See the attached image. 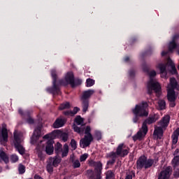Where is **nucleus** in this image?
I'll return each mask as SVG.
<instances>
[{
    "label": "nucleus",
    "instance_id": "052dcab7",
    "mask_svg": "<svg viewBox=\"0 0 179 179\" xmlns=\"http://www.w3.org/2000/svg\"><path fill=\"white\" fill-rule=\"evenodd\" d=\"M0 131H1V127H0Z\"/></svg>",
    "mask_w": 179,
    "mask_h": 179
},
{
    "label": "nucleus",
    "instance_id": "79ce46f5",
    "mask_svg": "<svg viewBox=\"0 0 179 179\" xmlns=\"http://www.w3.org/2000/svg\"><path fill=\"white\" fill-rule=\"evenodd\" d=\"M27 122H28V124H34V120L31 117H29L27 120Z\"/></svg>",
    "mask_w": 179,
    "mask_h": 179
},
{
    "label": "nucleus",
    "instance_id": "2eb2a0df",
    "mask_svg": "<svg viewBox=\"0 0 179 179\" xmlns=\"http://www.w3.org/2000/svg\"><path fill=\"white\" fill-rule=\"evenodd\" d=\"M93 166L95 167L96 176H92L90 179H101V169H103V164L101 162H94Z\"/></svg>",
    "mask_w": 179,
    "mask_h": 179
},
{
    "label": "nucleus",
    "instance_id": "a19ab883",
    "mask_svg": "<svg viewBox=\"0 0 179 179\" xmlns=\"http://www.w3.org/2000/svg\"><path fill=\"white\" fill-rule=\"evenodd\" d=\"M117 156H118V155H117V150H116L115 152H112L110 154V157H113V159H115H115H117Z\"/></svg>",
    "mask_w": 179,
    "mask_h": 179
},
{
    "label": "nucleus",
    "instance_id": "c85d7f7f",
    "mask_svg": "<svg viewBox=\"0 0 179 179\" xmlns=\"http://www.w3.org/2000/svg\"><path fill=\"white\" fill-rule=\"evenodd\" d=\"M1 135L3 141L6 142L8 141V130L5 127H3L2 129Z\"/></svg>",
    "mask_w": 179,
    "mask_h": 179
},
{
    "label": "nucleus",
    "instance_id": "4d7b16f0",
    "mask_svg": "<svg viewBox=\"0 0 179 179\" xmlns=\"http://www.w3.org/2000/svg\"><path fill=\"white\" fill-rule=\"evenodd\" d=\"M124 61H125V62H128V61H129V57H126L124 58Z\"/></svg>",
    "mask_w": 179,
    "mask_h": 179
},
{
    "label": "nucleus",
    "instance_id": "f3484780",
    "mask_svg": "<svg viewBox=\"0 0 179 179\" xmlns=\"http://www.w3.org/2000/svg\"><path fill=\"white\" fill-rule=\"evenodd\" d=\"M43 128L42 125L38 126L34 131L33 136L31 137V143H36L38 141V138L41 136V129Z\"/></svg>",
    "mask_w": 179,
    "mask_h": 179
},
{
    "label": "nucleus",
    "instance_id": "58836bf2",
    "mask_svg": "<svg viewBox=\"0 0 179 179\" xmlns=\"http://www.w3.org/2000/svg\"><path fill=\"white\" fill-rule=\"evenodd\" d=\"M87 156H88L87 154H84V155H81L80 157V162H85V160H86V159H87Z\"/></svg>",
    "mask_w": 179,
    "mask_h": 179
},
{
    "label": "nucleus",
    "instance_id": "20e7f679",
    "mask_svg": "<svg viewBox=\"0 0 179 179\" xmlns=\"http://www.w3.org/2000/svg\"><path fill=\"white\" fill-rule=\"evenodd\" d=\"M153 122H156V119L155 117H152L146 119L143 123L141 129H140V131H138L137 134L133 136V140L134 141H138V139L141 141V139H142V138H143L146 134H148V124L150 125V124H153Z\"/></svg>",
    "mask_w": 179,
    "mask_h": 179
},
{
    "label": "nucleus",
    "instance_id": "49530a36",
    "mask_svg": "<svg viewBox=\"0 0 179 179\" xmlns=\"http://www.w3.org/2000/svg\"><path fill=\"white\" fill-rule=\"evenodd\" d=\"M115 163V159L112 158L111 160L108 161L107 164H114Z\"/></svg>",
    "mask_w": 179,
    "mask_h": 179
},
{
    "label": "nucleus",
    "instance_id": "7ed1b4c3",
    "mask_svg": "<svg viewBox=\"0 0 179 179\" xmlns=\"http://www.w3.org/2000/svg\"><path fill=\"white\" fill-rule=\"evenodd\" d=\"M157 73L155 70L149 72L150 81L148 83V94H152L153 93V90L157 94L160 93V90L162 87H160V84L156 80H155V76H156Z\"/></svg>",
    "mask_w": 179,
    "mask_h": 179
},
{
    "label": "nucleus",
    "instance_id": "a18cd8bd",
    "mask_svg": "<svg viewBox=\"0 0 179 179\" xmlns=\"http://www.w3.org/2000/svg\"><path fill=\"white\" fill-rule=\"evenodd\" d=\"M170 107H176V101H169Z\"/></svg>",
    "mask_w": 179,
    "mask_h": 179
},
{
    "label": "nucleus",
    "instance_id": "bb28decb",
    "mask_svg": "<svg viewBox=\"0 0 179 179\" xmlns=\"http://www.w3.org/2000/svg\"><path fill=\"white\" fill-rule=\"evenodd\" d=\"M0 157L4 163H8V162H9L8 155H6V153H5L2 150H0Z\"/></svg>",
    "mask_w": 179,
    "mask_h": 179
},
{
    "label": "nucleus",
    "instance_id": "b1692460",
    "mask_svg": "<svg viewBox=\"0 0 179 179\" xmlns=\"http://www.w3.org/2000/svg\"><path fill=\"white\" fill-rule=\"evenodd\" d=\"M69 153V146L68 144H64L62 151V157H66Z\"/></svg>",
    "mask_w": 179,
    "mask_h": 179
},
{
    "label": "nucleus",
    "instance_id": "4468645a",
    "mask_svg": "<svg viewBox=\"0 0 179 179\" xmlns=\"http://www.w3.org/2000/svg\"><path fill=\"white\" fill-rule=\"evenodd\" d=\"M116 150L117 156H120V157H125L129 153V148L127 147L124 143H120Z\"/></svg>",
    "mask_w": 179,
    "mask_h": 179
},
{
    "label": "nucleus",
    "instance_id": "9d476101",
    "mask_svg": "<svg viewBox=\"0 0 179 179\" xmlns=\"http://www.w3.org/2000/svg\"><path fill=\"white\" fill-rule=\"evenodd\" d=\"M94 93V91L92 90H89L85 91L83 93V96L81 97V101H83V113H86L87 111V108H89V99L92 94Z\"/></svg>",
    "mask_w": 179,
    "mask_h": 179
},
{
    "label": "nucleus",
    "instance_id": "0eeeda50",
    "mask_svg": "<svg viewBox=\"0 0 179 179\" xmlns=\"http://www.w3.org/2000/svg\"><path fill=\"white\" fill-rule=\"evenodd\" d=\"M92 129H90V126H87L85 130V136L80 141V148H87V146H90V143L93 141V136L90 133Z\"/></svg>",
    "mask_w": 179,
    "mask_h": 179
},
{
    "label": "nucleus",
    "instance_id": "4c0bfd02",
    "mask_svg": "<svg viewBox=\"0 0 179 179\" xmlns=\"http://www.w3.org/2000/svg\"><path fill=\"white\" fill-rule=\"evenodd\" d=\"M74 169L80 167V162L79 161H75L73 164Z\"/></svg>",
    "mask_w": 179,
    "mask_h": 179
},
{
    "label": "nucleus",
    "instance_id": "6e6d98bb",
    "mask_svg": "<svg viewBox=\"0 0 179 179\" xmlns=\"http://www.w3.org/2000/svg\"><path fill=\"white\" fill-rule=\"evenodd\" d=\"M125 179H132V176L129 175V176H126Z\"/></svg>",
    "mask_w": 179,
    "mask_h": 179
},
{
    "label": "nucleus",
    "instance_id": "a211bd4d",
    "mask_svg": "<svg viewBox=\"0 0 179 179\" xmlns=\"http://www.w3.org/2000/svg\"><path fill=\"white\" fill-rule=\"evenodd\" d=\"M172 164L174 168L173 176L175 178H179V157L178 156L175 157L172 160Z\"/></svg>",
    "mask_w": 179,
    "mask_h": 179
},
{
    "label": "nucleus",
    "instance_id": "f03ea898",
    "mask_svg": "<svg viewBox=\"0 0 179 179\" xmlns=\"http://www.w3.org/2000/svg\"><path fill=\"white\" fill-rule=\"evenodd\" d=\"M169 124H170V116L166 115L164 116L159 122L158 127H156L154 131V138L155 139H162V136H163V130L166 129L167 127H169Z\"/></svg>",
    "mask_w": 179,
    "mask_h": 179
},
{
    "label": "nucleus",
    "instance_id": "7c9ffc66",
    "mask_svg": "<svg viewBox=\"0 0 179 179\" xmlns=\"http://www.w3.org/2000/svg\"><path fill=\"white\" fill-rule=\"evenodd\" d=\"M18 171L20 174H24L26 171V167L23 164H20Z\"/></svg>",
    "mask_w": 179,
    "mask_h": 179
},
{
    "label": "nucleus",
    "instance_id": "c756f323",
    "mask_svg": "<svg viewBox=\"0 0 179 179\" xmlns=\"http://www.w3.org/2000/svg\"><path fill=\"white\" fill-rule=\"evenodd\" d=\"M71 107V104L69 102H66L65 103H62L59 106V110H66L67 108H69Z\"/></svg>",
    "mask_w": 179,
    "mask_h": 179
},
{
    "label": "nucleus",
    "instance_id": "ea45409f",
    "mask_svg": "<svg viewBox=\"0 0 179 179\" xmlns=\"http://www.w3.org/2000/svg\"><path fill=\"white\" fill-rule=\"evenodd\" d=\"M95 136L97 138V141H100V139H101V133L100 131H96L95 133Z\"/></svg>",
    "mask_w": 179,
    "mask_h": 179
},
{
    "label": "nucleus",
    "instance_id": "393cba45",
    "mask_svg": "<svg viewBox=\"0 0 179 179\" xmlns=\"http://www.w3.org/2000/svg\"><path fill=\"white\" fill-rule=\"evenodd\" d=\"M64 120L57 119L53 124L54 128H61V127H64Z\"/></svg>",
    "mask_w": 179,
    "mask_h": 179
},
{
    "label": "nucleus",
    "instance_id": "bf43d9fd",
    "mask_svg": "<svg viewBox=\"0 0 179 179\" xmlns=\"http://www.w3.org/2000/svg\"><path fill=\"white\" fill-rule=\"evenodd\" d=\"M178 71H179V65H178Z\"/></svg>",
    "mask_w": 179,
    "mask_h": 179
},
{
    "label": "nucleus",
    "instance_id": "ddd939ff",
    "mask_svg": "<svg viewBox=\"0 0 179 179\" xmlns=\"http://www.w3.org/2000/svg\"><path fill=\"white\" fill-rule=\"evenodd\" d=\"M66 83L71 85V87H75L76 85H81L82 80H76L75 83V77L73 76V73L69 72L67 73L66 78H65Z\"/></svg>",
    "mask_w": 179,
    "mask_h": 179
},
{
    "label": "nucleus",
    "instance_id": "8fccbe9b",
    "mask_svg": "<svg viewBox=\"0 0 179 179\" xmlns=\"http://www.w3.org/2000/svg\"><path fill=\"white\" fill-rule=\"evenodd\" d=\"M51 138V134H46L43 136V139H50Z\"/></svg>",
    "mask_w": 179,
    "mask_h": 179
},
{
    "label": "nucleus",
    "instance_id": "2f4dec72",
    "mask_svg": "<svg viewBox=\"0 0 179 179\" xmlns=\"http://www.w3.org/2000/svg\"><path fill=\"white\" fill-rule=\"evenodd\" d=\"M106 179H114V173L111 171L106 172Z\"/></svg>",
    "mask_w": 179,
    "mask_h": 179
},
{
    "label": "nucleus",
    "instance_id": "f8f14e48",
    "mask_svg": "<svg viewBox=\"0 0 179 179\" xmlns=\"http://www.w3.org/2000/svg\"><path fill=\"white\" fill-rule=\"evenodd\" d=\"M61 163V159L58 157H53L49 159L46 166L47 171L48 173H52L54 171V167L58 166V164Z\"/></svg>",
    "mask_w": 179,
    "mask_h": 179
},
{
    "label": "nucleus",
    "instance_id": "603ef678",
    "mask_svg": "<svg viewBox=\"0 0 179 179\" xmlns=\"http://www.w3.org/2000/svg\"><path fill=\"white\" fill-rule=\"evenodd\" d=\"M129 75H130V76H134V75H135V71H129Z\"/></svg>",
    "mask_w": 179,
    "mask_h": 179
},
{
    "label": "nucleus",
    "instance_id": "de8ad7c7",
    "mask_svg": "<svg viewBox=\"0 0 179 179\" xmlns=\"http://www.w3.org/2000/svg\"><path fill=\"white\" fill-rule=\"evenodd\" d=\"M143 71H144V72H148L149 71L146 64H143Z\"/></svg>",
    "mask_w": 179,
    "mask_h": 179
},
{
    "label": "nucleus",
    "instance_id": "5701e85b",
    "mask_svg": "<svg viewBox=\"0 0 179 179\" xmlns=\"http://www.w3.org/2000/svg\"><path fill=\"white\" fill-rule=\"evenodd\" d=\"M179 136V127L173 132L172 135V142L173 145H176L178 142Z\"/></svg>",
    "mask_w": 179,
    "mask_h": 179
},
{
    "label": "nucleus",
    "instance_id": "412c9836",
    "mask_svg": "<svg viewBox=\"0 0 179 179\" xmlns=\"http://www.w3.org/2000/svg\"><path fill=\"white\" fill-rule=\"evenodd\" d=\"M167 99L169 101H176V91L173 89H167Z\"/></svg>",
    "mask_w": 179,
    "mask_h": 179
},
{
    "label": "nucleus",
    "instance_id": "864d4df0",
    "mask_svg": "<svg viewBox=\"0 0 179 179\" xmlns=\"http://www.w3.org/2000/svg\"><path fill=\"white\" fill-rule=\"evenodd\" d=\"M19 114H20L21 115H23V110L22 109H19L18 110Z\"/></svg>",
    "mask_w": 179,
    "mask_h": 179
},
{
    "label": "nucleus",
    "instance_id": "dca6fc26",
    "mask_svg": "<svg viewBox=\"0 0 179 179\" xmlns=\"http://www.w3.org/2000/svg\"><path fill=\"white\" fill-rule=\"evenodd\" d=\"M172 171L173 169H171V166L166 167L164 171L160 172L158 179H169Z\"/></svg>",
    "mask_w": 179,
    "mask_h": 179
},
{
    "label": "nucleus",
    "instance_id": "3c124183",
    "mask_svg": "<svg viewBox=\"0 0 179 179\" xmlns=\"http://www.w3.org/2000/svg\"><path fill=\"white\" fill-rule=\"evenodd\" d=\"M34 179H43V178H41L40 176L38 175H35L34 176Z\"/></svg>",
    "mask_w": 179,
    "mask_h": 179
},
{
    "label": "nucleus",
    "instance_id": "aec40b11",
    "mask_svg": "<svg viewBox=\"0 0 179 179\" xmlns=\"http://www.w3.org/2000/svg\"><path fill=\"white\" fill-rule=\"evenodd\" d=\"M54 141H52V139L48 141L45 148V152L47 155H52V153H54V145H52Z\"/></svg>",
    "mask_w": 179,
    "mask_h": 179
},
{
    "label": "nucleus",
    "instance_id": "37998d69",
    "mask_svg": "<svg viewBox=\"0 0 179 179\" xmlns=\"http://www.w3.org/2000/svg\"><path fill=\"white\" fill-rule=\"evenodd\" d=\"M78 111H79V108L75 107L73 108V110L72 111V113H73L72 115H75V114H76L78 113Z\"/></svg>",
    "mask_w": 179,
    "mask_h": 179
},
{
    "label": "nucleus",
    "instance_id": "5fc2aeb1",
    "mask_svg": "<svg viewBox=\"0 0 179 179\" xmlns=\"http://www.w3.org/2000/svg\"><path fill=\"white\" fill-rule=\"evenodd\" d=\"M59 85H65V83L64 82V80H59Z\"/></svg>",
    "mask_w": 179,
    "mask_h": 179
},
{
    "label": "nucleus",
    "instance_id": "a878e982",
    "mask_svg": "<svg viewBox=\"0 0 179 179\" xmlns=\"http://www.w3.org/2000/svg\"><path fill=\"white\" fill-rule=\"evenodd\" d=\"M55 153H56L57 155L62 153V144L57 143L56 145L55 146Z\"/></svg>",
    "mask_w": 179,
    "mask_h": 179
},
{
    "label": "nucleus",
    "instance_id": "39448f33",
    "mask_svg": "<svg viewBox=\"0 0 179 179\" xmlns=\"http://www.w3.org/2000/svg\"><path fill=\"white\" fill-rule=\"evenodd\" d=\"M23 142V133L19 132L17 131H14V146L20 153V155H24L26 150L23 148L22 145Z\"/></svg>",
    "mask_w": 179,
    "mask_h": 179
},
{
    "label": "nucleus",
    "instance_id": "1a4fd4ad",
    "mask_svg": "<svg viewBox=\"0 0 179 179\" xmlns=\"http://www.w3.org/2000/svg\"><path fill=\"white\" fill-rule=\"evenodd\" d=\"M75 122L77 124H74L73 125L75 132H77V134H79L80 135H83L85 129V123H83V118L80 116H77L75 119Z\"/></svg>",
    "mask_w": 179,
    "mask_h": 179
},
{
    "label": "nucleus",
    "instance_id": "6ab92c4d",
    "mask_svg": "<svg viewBox=\"0 0 179 179\" xmlns=\"http://www.w3.org/2000/svg\"><path fill=\"white\" fill-rule=\"evenodd\" d=\"M178 37V36L176 35L174 37H173V41H171L170 43H169V50L168 51H162V57H164V55H167V54H169V52H173V50H174V48H177V44L176 43V38H177Z\"/></svg>",
    "mask_w": 179,
    "mask_h": 179
},
{
    "label": "nucleus",
    "instance_id": "9b49d317",
    "mask_svg": "<svg viewBox=\"0 0 179 179\" xmlns=\"http://www.w3.org/2000/svg\"><path fill=\"white\" fill-rule=\"evenodd\" d=\"M51 75L53 78V87L48 88L47 90L49 93H52V94H58L59 93V87H58V85H57V71L55 70H52Z\"/></svg>",
    "mask_w": 179,
    "mask_h": 179
},
{
    "label": "nucleus",
    "instance_id": "423d86ee",
    "mask_svg": "<svg viewBox=\"0 0 179 179\" xmlns=\"http://www.w3.org/2000/svg\"><path fill=\"white\" fill-rule=\"evenodd\" d=\"M155 163V160L152 159L146 158V157L143 156L140 157L138 159L136 162V169L138 170H142V169H150L153 166V164Z\"/></svg>",
    "mask_w": 179,
    "mask_h": 179
},
{
    "label": "nucleus",
    "instance_id": "c03bdc74",
    "mask_svg": "<svg viewBox=\"0 0 179 179\" xmlns=\"http://www.w3.org/2000/svg\"><path fill=\"white\" fill-rule=\"evenodd\" d=\"M64 115H73L72 110H67L64 112Z\"/></svg>",
    "mask_w": 179,
    "mask_h": 179
},
{
    "label": "nucleus",
    "instance_id": "c9c22d12",
    "mask_svg": "<svg viewBox=\"0 0 179 179\" xmlns=\"http://www.w3.org/2000/svg\"><path fill=\"white\" fill-rule=\"evenodd\" d=\"M10 159L13 162V163H16L19 160V157L16 155H13L10 157Z\"/></svg>",
    "mask_w": 179,
    "mask_h": 179
},
{
    "label": "nucleus",
    "instance_id": "e433bc0d",
    "mask_svg": "<svg viewBox=\"0 0 179 179\" xmlns=\"http://www.w3.org/2000/svg\"><path fill=\"white\" fill-rule=\"evenodd\" d=\"M37 155L41 160H43V159H44V155L43 154V151H41V150H37Z\"/></svg>",
    "mask_w": 179,
    "mask_h": 179
},
{
    "label": "nucleus",
    "instance_id": "f257e3e1",
    "mask_svg": "<svg viewBox=\"0 0 179 179\" xmlns=\"http://www.w3.org/2000/svg\"><path fill=\"white\" fill-rule=\"evenodd\" d=\"M132 113L134 114L133 122L136 123L139 121V117H148L149 115V104L146 101L136 105L135 108L132 109Z\"/></svg>",
    "mask_w": 179,
    "mask_h": 179
},
{
    "label": "nucleus",
    "instance_id": "09e8293b",
    "mask_svg": "<svg viewBox=\"0 0 179 179\" xmlns=\"http://www.w3.org/2000/svg\"><path fill=\"white\" fill-rule=\"evenodd\" d=\"M173 155H174L175 157H177V156H178L179 158V150H176Z\"/></svg>",
    "mask_w": 179,
    "mask_h": 179
},
{
    "label": "nucleus",
    "instance_id": "cd10ccee",
    "mask_svg": "<svg viewBox=\"0 0 179 179\" xmlns=\"http://www.w3.org/2000/svg\"><path fill=\"white\" fill-rule=\"evenodd\" d=\"M158 106L159 110H164L166 108V101L160 99L158 101Z\"/></svg>",
    "mask_w": 179,
    "mask_h": 179
},
{
    "label": "nucleus",
    "instance_id": "6e6552de",
    "mask_svg": "<svg viewBox=\"0 0 179 179\" xmlns=\"http://www.w3.org/2000/svg\"><path fill=\"white\" fill-rule=\"evenodd\" d=\"M171 68V73L172 75H177V69H176V64H173V61L170 58L168 59L167 64H158V68L161 73H164L167 75L166 69Z\"/></svg>",
    "mask_w": 179,
    "mask_h": 179
},
{
    "label": "nucleus",
    "instance_id": "4be33fe9",
    "mask_svg": "<svg viewBox=\"0 0 179 179\" xmlns=\"http://www.w3.org/2000/svg\"><path fill=\"white\" fill-rule=\"evenodd\" d=\"M167 89H179L178 83H177V80L174 78H170V85H168Z\"/></svg>",
    "mask_w": 179,
    "mask_h": 179
},
{
    "label": "nucleus",
    "instance_id": "473e14b6",
    "mask_svg": "<svg viewBox=\"0 0 179 179\" xmlns=\"http://www.w3.org/2000/svg\"><path fill=\"white\" fill-rule=\"evenodd\" d=\"M94 85V80L91 78L87 79V87H90Z\"/></svg>",
    "mask_w": 179,
    "mask_h": 179
},
{
    "label": "nucleus",
    "instance_id": "13d9d810",
    "mask_svg": "<svg viewBox=\"0 0 179 179\" xmlns=\"http://www.w3.org/2000/svg\"><path fill=\"white\" fill-rule=\"evenodd\" d=\"M56 133H57V131H53V134H56Z\"/></svg>",
    "mask_w": 179,
    "mask_h": 179
},
{
    "label": "nucleus",
    "instance_id": "72a5a7b5",
    "mask_svg": "<svg viewBox=\"0 0 179 179\" xmlns=\"http://www.w3.org/2000/svg\"><path fill=\"white\" fill-rule=\"evenodd\" d=\"M60 138L64 141V142H66V141H68V138H69L68 134L62 133L61 134Z\"/></svg>",
    "mask_w": 179,
    "mask_h": 179
},
{
    "label": "nucleus",
    "instance_id": "f704fd0d",
    "mask_svg": "<svg viewBox=\"0 0 179 179\" xmlns=\"http://www.w3.org/2000/svg\"><path fill=\"white\" fill-rule=\"evenodd\" d=\"M71 146L73 150H76V148H78L77 144H76V141L75 139H71Z\"/></svg>",
    "mask_w": 179,
    "mask_h": 179
}]
</instances>
